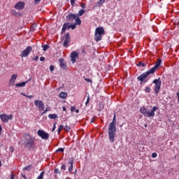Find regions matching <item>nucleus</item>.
<instances>
[{
  "label": "nucleus",
  "mask_w": 179,
  "mask_h": 179,
  "mask_svg": "<svg viewBox=\"0 0 179 179\" xmlns=\"http://www.w3.org/2000/svg\"><path fill=\"white\" fill-rule=\"evenodd\" d=\"M161 64L162 60L160 59H158L156 64L152 69L141 74L137 78V80L140 82V85H143V83H148V82H149V78H148V76H149L150 75H153V73H155V72H156V71L159 69Z\"/></svg>",
  "instance_id": "1"
},
{
  "label": "nucleus",
  "mask_w": 179,
  "mask_h": 179,
  "mask_svg": "<svg viewBox=\"0 0 179 179\" xmlns=\"http://www.w3.org/2000/svg\"><path fill=\"white\" fill-rule=\"evenodd\" d=\"M117 115L114 114L113 121L109 124L108 129V139L110 143H114L115 140V132H117Z\"/></svg>",
  "instance_id": "2"
},
{
  "label": "nucleus",
  "mask_w": 179,
  "mask_h": 179,
  "mask_svg": "<svg viewBox=\"0 0 179 179\" xmlns=\"http://www.w3.org/2000/svg\"><path fill=\"white\" fill-rule=\"evenodd\" d=\"M156 110H157V106H154L150 112H148V109L143 106L140 108V113H141L144 117L150 118V117H155V111H156Z\"/></svg>",
  "instance_id": "3"
},
{
  "label": "nucleus",
  "mask_w": 179,
  "mask_h": 179,
  "mask_svg": "<svg viewBox=\"0 0 179 179\" xmlns=\"http://www.w3.org/2000/svg\"><path fill=\"white\" fill-rule=\"evenodd\" d=\"M36 138L30 135H29V138H26L24 145L26 148L28 149H35L36 148Z\"/></svg>",
  "instance_id": "4"
},
{
  "label": "nucleus",
  "mask_w": 179,
  "mask_h": 179,
  "mask_svg": "<svg viewBox=\"0 0 179 179\" xmlns=\"http://www.w3.org/2000/svg\"><path fill=\"white\" fill-rule=\"evenodd\" d=\"M152 83L155 85L154 90L155 94H159V92H160V87H162V80H160V78L158 79H155L152 81Z\"/></svg>",
  "instance_id": "5"
},
{
  "label": "nucleus",
  "mask_w": 179,
  "mask_h": 179,
  "mask_svg": "<svg viewBox=\"0 0 179 179\" xmlns=\"http://www.w3.org/2000/svg\"><path fill=\"white\" fill-rule=\"evenodd\" d=\"M37 135L38 136L41 138V139H44L45 141H47V139L50 138V134L45 132V131L44 130H41V129L38 130Z\"/></svg>",
  "instance_id": "6"
},
{
  "label": "nucleus",
  "mask_w": 179,
  "mask_h": 179,
  "mask_svg": "<svg viewBox=\"0 0 179 179\" xmlns=\"http://www.w3.org/2000/svg\"><path fill=\"white\" fill-rule=\"evenodd\" d=\"M62 41H64L63 45L64 47H66V48H68L69 47V44L71 43V36H69V33H66L64 36Z\"/></svg>",
  "instance_id": "7"
},
{
  "label": "nucleus",
  "mask_w": 179,
  "mask_h": 179,
  "mask_svg": "<svg viewBox=\"0 0 179 179\" xmlns=\"http://www.w3.org/2000/svg\"><path fill=\"white\" fill-rule=\"evenodd\" d=\"M33 50V48L31 46H27L20 54L21 58H25L26 57H29V54Z\"/></svg>",
  "instance_id": "8"
},
{
  "label": "nucleus",
  "mask_w": 179,
  "mask_h": 179,
  "mask_svg": "<svg viewBox=\"0 0 179 179\" xmlns=\"http://www.w3.org/2000/svg\"><path fill=\"white\" fill-rule=\"evenodd\" d=\"M13 118V115H6L5 113L0 115V120L2 121V122H8L9 120H12Z\"/></svg>",
  "instance_id": "9"
},
{
  "label": "nucleus",
  "mask_w": 179,
  "mask_h": 179,
  "mask_svg": "<svg viewBox=\"0 0 179 179\" xmlns=\"http://www.w3.org/2000/svg\"><path fill=\"white\" fill-rule=\"evenodd\" d=\"M34 104L40 111H44V102L43 101L36 100L34 101Z\"/></svg>",
  "instance_id": "10"
},
{
  "label": "nucleus",
  "mask_w": 179,
  "mask_h": 179,
  "mask_svg": "<svg viewBox=\"0 0 179 179\" xmlns=\"http://www.w3.org/2000/svg\"><path fill=\"white\" fill-rule=\"evenodd\" d=\"M79 57V52L76 51H73L71 54V62L73 64H75L76 62V58Z\"/></svg>",
  "instance_id": "11"
},
{
  "label": "nucleus",
  "mask_w": 179,
  "mask_h": 179,
  "mask_svg": "<svg viewBox=\"0 0 179 179\" xmlns=\"http://www.w3.org/2000/svg\"><path fill=\"white\" fill-rule=\"evenodd\" d=\"M14 8L18 10H22V9H24V2L19 1L15 5Z\"/></svg>",
  "instance_id": "12"
},
{
  "label": "nucleus",
  "mask_w": 179,
  "mask_h": 179,
  "mask_svg": "<svg viewBox=\"0 0 179 179\" xmlns=\"http://www.w3.org/2000/svg\"><path fill=\"white\" fill-rule=\"evenodd\" d=\"M66 17L69 22H73L76 19V14L70 13Z\"/></svg>",
  "instance_id": "13"
},
{
  "label": "nucleus",
  "mask_w": 179,
  "mask_h": 179,
  "mask_svg": "<svg viewBox=\"0 0 179 179\" xmlns=\"http://www.w3.org/2000/svg\"><path fill=\"white\" fill-rule=\"evenodd\" d=\"M66 29L67 30H69V29H71V24H69V22H65L63 24V27L62 29V33H64V31H66Z\"/></svg>",
  "instance_id": "14"
},
{
  "label": "nucleus",
  "mask_w": 179,
  "mask_h": 179,
  "mask_svg": "<svg viewBox=\"0 0 179 179\" xmlns=\"http://www.w3.org/2000/svg\"><path fill=\"white\" fill-rule=\"evenodd\" d=\"M10 13L13 16H14L15 17H20L22 16V13H20V12H17L15 10H10Z\"/></svg>",
  "instance_id": "15"
},
{
  "label": "nucleus",
  "mask_w": 179,
  "mask_h": 179,
  "mask_svg": "<svg viewBox=\"0 0 179 179\" xmlns=\"http://www.w3.org/2000/svg\"><path fill=\"white\" fill-rule=\"evenodd\" d=\"M68 166L69 173H72V170H73V160L72 159H69L68 162Z\"/></svg>",
  "instance_id": "16"
},
{
  "label": "nucleus",
  "mask_w": 179,
  "mask_h": 179,
  "mask_svg": "<svg viewBox=\"0 0 179 179\" xmlns=\"http://www.w3.org/2000/svg\"><path fill=\"white\" fill-rule=\"evenodd\" d=\"M95 34H101L103 36V34H104V28H103L101 27L96 28L95 30Z\"/></svg>",
  "instance_id": "17"
},
{
  "label": "nucleus",
  "mask_w": 179,
  "mask_h": 179,
  "mask_svg": "<svg viewBox=\"0 0 179 179\" xmlns=\"http://www.w3.org/2000/svg\"><path fill=\"white\" fill-rule=\"evenodd\" d=\"M16 79H17V74L13 75L10 80V85H15V82H16Z\"/></svg>",
  "instance_id": "18"
},
{
  "label": "nucleus",
  "mask_w": 179,
  "mask_h": 179,
  "mask_svg": "<svg viewBox=\"0 0 179 179\" xmlns=\"http://www.w3.org/2000/svg\"><path fill=\"white\" fill-rule=\"evenodd\" d=\"M30 80V79L29 80H27L25 82H22L20 83H17L15 84L16 87H24V86H26V83H27Z\"/></svg>",
  "instance_id": "19"
},
{
  "label": "nucleus",
  "mask_w": 179,
  "mask_h": 179,
  "mask_svg": "<svg viewBox=\"0 0 179 179\" xmlns=\"http://www.w3.org/2000/svg\"><path fill=\"white\" fill-rule=\"evenodd\" d=\"M59 61L61 68H63V69H65L66 68V64L65 63V62H64V59H59Z\"/></svg>",
  "instance_id": "20"
},
{
  "label": "nucleus",
  "mask_w": 179,
  "mask_h": 179,
  "mask_svg": "<svg viewBox=\"0 0 179 179\" xmlns=\"http://www.w3.org/2000/svg\"><path fill=\"white\" fill-rule=\"evenodd\" d=\"M102 35L95 33L94 40L96 42L101 41Z\"/></svg>",
  "instance_id": "21"
},
{
  "label": "nucleus",
  "mask_w": 179,
  "mask_h": 179,
  "mask_svg": "<svg viewBox=\"0 0 179 179\" xmlns=\"http://www.w3.org/2000/svg\"><path fill=\"white\" fill-rule=\"evenodd\" d=\"M59 97H60V99H66V97H68V94L66 92H61Z\"/></svg>",
  "instance_id": "22"
},
{
  "label": "nucleus",
  "mask_w": 179,
  "mask_h": 179,
  "mask_svg": "<svg viewBox=\"0 0 179 179\" xmlns=\"http://www.w3.org/2000/svg\"><path fill=\"white\" fill-rule=\"evenodd\" d=\"M48 117L50 120H57V118H58V115H57V114H49Z\"/></svg>",
  "instance_id": "23"
},
{
  "label": "nucleus",
  "mask_w": 179,
  "mask_h": 179,
  "mask_svg": "<svg viewBox=\"0 0 179 179\" xmlns=\"http://www.w3.org/2000/svg\"><path fill=\"white\" fill-rule=\"evenodd\" d=\"M75 20H76V23L74 24H76V26H80V24H82V20H80V18H79V17H76Z\"/></svg>",
  "instance_id": "24"
},
{
  "label": "nucleus",
  "mask_w": 179,
  "mask_h": 179,
  "mask_svg": "<svg viewBox=\"0 0 179 179\" xmlns=\"http://www.w3.org/2000/svg\"><path fill=\"white\" fill-rule=\"evenodd\" d=\"M85 11L83 9L79 10L78 13L77 14L78 17H79L80 16H83V15H85Z\"/></svg>",
  "instance_id": "25"
},
{
  "label": "nucleus",
  "mask_w": 179,
  "mask_h": 179,
  "mask_svg": "<svg viewBox=\"0 0 179 179\" xmlns=\"http://www.w3.org/2000/svg\"><path fill=\"white\" fill-rule=\"evenodd\" d=\"M104 2H106V0H99L98 2H96V6H101Z\"/></svg>",
  "instance_id": "26"
},
{
  "label": "nucleus",
  "mask_w": 179,
  "mask_h": 179,
  "mask_svg": "<svg viewBox=\"0 0 179 179\" xmlns=\"http://www.w3.org/2000/svg\"><path fill=\"white\" fill-rule=\"evenodd\" d=\"M22 170L23 171H30V170H31V165L25 166Z\"/></svg>",
  "instance_id": "27"
},
{
  "label": "nucleus",
  "mask_w": 179,
  "mask_h": 179,
  "mask_svg": "<svg viewBox=\"0 0 179 179\" xmlns=\"http://www.w3.org/2000/svg\"><path fill=\"white\" fill-rule=\"evenodd\" d=\"M22 96H24V97H27V99H33V95H27L23 92H21Z\"/></svg>",
  "instance_id": "28"
},
{
  "label": "nucleus",
  "mask_w": 179,
  "mask_h": 179,
  "mask_svg": "<svg viewBox=\"0 0 179 179\" xmlns=\"http://www.w3.org/2000/svg\"><path fill=\"white\" fill-rule=\"evenodd\" d=\"M43 51H47L48 48H50V45H42Z\"/></svg>",
  "instance_id": "29"
},
{
  "label": "nucleus",
  "mask_w": 179,
  "mask_h": 179,
  "mask_svg": "<svg viewBox=\"0 0 179 179\" xmlns=\"http://www.w3.org/2000/svg\"><path fill=\"white\" fill-rule=\"evenodd\" d=\"M152 92V89L150 87H146L145 89V93H150Z\"/></svg>",
  "instance_id": "30"
},
{
  "label": "nucleus",
  "mask_w": 179,
  "mask_h": 179,
  "mask_svg": "<svg viewBox=\"0 0 179 179\" xmlns=\"http://www.w3.org/2000/svg\"><path fill=\"white\" fill-rule=\"evenodd\" d=\"M43 178H44V171H42L36 179H43Z\"/></svg>",
  "instance_id": "31"
},
{
  "label": "nucleus",
  "mask_w": 179,
  "mask_h": 179,
  "mask_svg": "<svg viewBox=\"0 0 179 179\" xmlns=\"http://www.w3.org/2000/svg\"><path fill=\"white\" fill-rule=\"evenodd\" d=\"M62 128H64V125L61 124L57 129V134H61V131H62Z\"/></svg>",
  "instance_id": "32"
},
{
  "label": "nucleus",
  "mask_w": 179,
  "mask_h": 179,
  "mask_svg": "<svg viewBox=\"0 0 179 179\" xmlns=\"http://www.w3.org/2000/svg\"><path fill=\"white\" fill-rule=\"evenodd\" d=\"M48 111H50V107H47L45 110L41 113V115H44V114L47 113Z\"/></svg>",
  "instance_id": "33"
},
{
  "label": "nucleus",
  "mask_w": 179,
  "mask_h": 179,
  "mask_svg": "<svg viewBox=\"0 0 179 179\" xmlns=\"http://www.w3.org/2000/svg\"><path fill=\"white\" fill-rule=\"evenodd\" d=\"M70 29H72V30H75L76 29V24H70Z\"/></svg>",
  "instance_id": "34"
},
{
  "label": "nucleus",
  "mask_w": 179,
  "mask_h": 179,
  "mask_svg": "<svg viewBox=\"0 0 179 179\" xmlns=\"http://www.w3.org/2000/svg\"><path fill=\"white\" fill-rule=\"evenodd\" d=\"M64 130L67 131H71V127L68 126V124H66V126H64Z\"/></svg>",
  "instance_id": "35"
},
{
  "label": "nucleus",
  "mask_w": 179,
  "mask_h": 179,
  "mask_svg": "<svg viewBox=\"0 0 179 179\" xmlns=\"http://www.w3.org/2000/svg\"><path fill=\"white\" fill-rule=\"evenodd\" d=\"M55 174H59V176H61V172L59 171V169H55Z\"/></svg>",
  "instance_id": "36"
},
{
  "label": "nucleus",
  "mask_w": 179,
  "mask_h": 179,
  "mask_svg": "<svg viewBox=\"0 0 179 179\" xmlns=\"http://www.w3.org/2000/svg\"><path fill=\"white\" fill-rule=\"evenodd\" d=\"M137 66H145V63H143L142 62H139L138 64H137Z\"/></svg>",
  "instance_id": "37"
},
{
  "label": "nucleus",
  "mask_w": 179,
  "mask_h": 179,
  "mask_svg": "<svg viewBox=\"0 0 179 179\" xmlns=\"http://www.w3.org/2000/svg\"><path fill=\"white\" fill-rule=\"evenodd\" d=\"M80 6L83 9H86V4L85 3H80Z\"/></svg>",
  "instance_id": "38"
},
{
  "label": "nucleus",
  "mask_w": 179,
  "mask_h": 179,
  "mask_svg": "<svg viewBox=\"0 0 179 179\" xmlns=\"http://www.w3.org/2000/svg\"><path fill=\"white\" fill-rule=\"evenodd\" d=\"M64 148H58L57 150H56V152H64Z\"/></svg>",
  "instance_id": "39"
},
{
  "label": "nucleus",
  "mask_w": 179,
  "mask_h": 179,
  "mask_svg": "<svg viewBox=\"0 0 179 179\" xmlns=\"http://www.w3.org/2000/svg\"><path fill=\"white\" fill-rule=\"evenodd\" d=\"M90 101V96H87V101L85 102V106H87Z\"/></svg>",
  "instance_id": "40"
},
{
  "label": "nucleus",
  "mask_w": 179,
  "mask_h": 179,
  "mask_svg": "<svg viewBox=\"0 0 179 179\" xmlns=\"http://www.w3.org/2000/svg\"><path fill=\"white\" fill-rule=\"evenodd\" d=\"M55 66H54V65H51L50 66V72H52V71H54V69H55Z\"/></svg>",
  "instance_id": "41"
},
{
  "label": "nucleus",
  "mask_w": 179,
  "mask_h": 179,
  "mask_svg": "<svg viewBox=\"0 0 179 179\" xmlns=\"http://www.w3.org/2000/svg\"><path fill=\"white\" fill-rule=\"evenodd\" d=\"M57 125V122L54 123L53 124V127L52 129V132H54V131H55V128H56V126Z\"/></svg>",
  "instance_id": "42"
},
{
  "label": "nucleus",
  "mask_w": 179,
  "mask_h": 179,
  "mask_svg": "<svg viewBox=\"0 0 179 179\" xmlns=\"http://www.w3.org/2000/svg\"><path fill=\"white\" fill-rule=\"evenodd\" d=\"M76 0H71V6H75V2Z\"/></svg>",
  "instance_id": "43"
},
{
  "label": "nucleus",
  "mask_w": 179,
  "mask_h": 179,
  "mask_svg": "<svg viewBox=\"0 0 179 179\" xmlns=\"http://www.w3.org/2000/svg\"><path fill=\"white\" fill-rule=\"evenodd\" d=\"M32 61H38V56H35L32 58Z\"/></svg>",
  "instance_id": "44"
},
{
  "label": "nucleus",
  "mask_w": 179,
  "mask_h": 179,
  "mask_svg": "<svg viewBox=\"0 0 179 179\" xmlns=\"http://www.w3.org/2000/svg\"><path fill=\"white\" fill-rule=\"evenodd\" d=\"M61 170H66V165H62Z\"/></svg>",
  "instance_id": "45"
},
{
  "label": "nucleus",
  "mask_w": 179,
  "mask_h": 179,
  "mask_svg": "<svg viewBox=\"0 0 179 179\" xmlns=\"http://www.w3.org/2000/svg\"><path fill=\"white\" fill-rule=\"evenodd\" d=\"M40 61H41V62H44V61H45V57H40Z\"/></svg>",
  "instance_id": "46"
},
{
  "label": "nucleus",
  "mask_w": 179,
  "mask_h": 179,
  "mask_svg": "<svg viewBox=\"0 0 179 179\" xmlns=\"http://www.w3.org/2000/svg\"><path fill=\"white\" fill-rule=\"evenodd\" d=\"M75 110H76V107H75V106H71V113H73Z\"/></svg>",
  "instance_id": "47"
},
{
  "label": "nucleus",
  "mask_w": 179,
  "mask_h": 179,
  "mask_svg": "<svg viewBox=\"0 0 179 179\" xmlns=\"http://www.w3.org/2000/svg\"><path fill=\"white\" fill-rule=\"evenodd\" d=\"M152 157H153L154 159H155V157H157V154L155 153V152H153V153L152 154Z\"/></svg>",
  "instance_id": "48"
},
{
  "label": "nucleus",
  "mask_w": 179,
  "mask_h": 179,
  "mask_svg": "<svg viewBox=\"0 0 179 179\" xmlns=\"http://www.w3.org/2000/svg\"><path fill=\"white\" fill-rule=\"evenodd\" d=\"M85 80L86 82L90 83H92V80H91L90 78H85Z\"/></svg>",
  "instance_id": "49"
},
{
  "label": "nucleus",
  "mask_w": 179,
  "mask_h": 179,
  "mask_svg": "<svg viewBox=\"0 0 179 179\" xmlns=\"http://www.w3.org/2000/svg\"><path fill=\"white\" fill-rule=\"evenodd\" d=\"M21 177H22V178H24V179H27V177H26V175H24V174H23V173L21 174Z\"/></svg>",
  "instance_id": "50"
},
{
  "label": "nucleus",
  "mask_w": 179,
  "mask_h": 179,
  "mask_svg": "<svg viewBox=\"0 0 179 179\" xmlns=\"http://www.w3.org/2000/svg\"><path fill=\"white\" fill-rule=\"evenodd\" d=\"M10 150L11 151L12 153H13V152H15V149L13 148V147H10Z\"/></svg>",
  "instance_id": "51"
},
{
  "label": "nucleus",
  "mask_w": 179,
  "mask_h": 179,
  "mask_svg": "<svg viewBox=\"0 0 179 179\" xmlns=\"http://www.w3.org/2000/svg\"><path fill=\"white\" fill-rule=\"evenodd\" d=\"M41 1V0H35V3L37 4V3H40V2Z\"/></svg>",
  "instance_id": "52"
},
{
  "label": "nucleus",
  "mask_w": 179,
  "mask_h": 179,
  "mask_svg": "<svg viewBox=\"0 0 179 179\" xmlns=\"http://www.w3.org/2000/svg\"><path fill=\"white\" fill-rule=\"evenodd\" d=\"M10 179H15V174H12V175H11Z\"/></svg>",
  "instance_id": "53"
},
{
  "label": "nucleus",
  "mask_w": 179,
  "mask_h": 179,
  "mask_svg": "<svg viewBox=\"0 0 179 179\" xmlns=\"http://www.w3.org/2000/svg\"><path fill=\"white\" fill-rule=\"evenodd\" d=\"M63 111H66V108L65 106H62Z\"/></svg>",
  "instance_id": "54"
},
{
  "label": "nucleus",
  "mask_w": 179,
  "mask_h": 179,
  "mask_svg": "<svg viewBox=\"0 0 179 179\" xmlns=\"http://www.w3.org/2000/svg\"><path fill=\"white\" fill-rule=\"evenodd\" d=\"M94 122V117H92V119H91V123H93Z\"/></svg>",
  "instance_id": "55"
},
{
  "label": "nucleus",
  "mask_w": 179,
  "mask_h": 179,
  "mask_svg": "<svg viewBox=\"0 0 179 179\" xmlns=\"http://www.w3.org/2000/svg\"><path fill=\"white\" fill-rule=\"evenodd\" d=\"M76 113H79V109L76 110Z\"/></svg>",
  "instance_id": "56"
},
{
  "label": "nucleus",
  "mask_w": 179,
  "mask_h": 179,
  "mask_svg": "<svg viewBox=\"0 0 179 179\" xmlns=\"http://www.w3.org/2000/svg\"><path fill=\"white\" fill-rule=\"evenodd\" d=\"M83 54H85V49L83 50V52H82Z\"/></svg>",
  "instance_id": "57"
},
{
  "label": "nucleus",
  "mask_w": 179,
  "mask_h": 179,
  "mask_svg": "<svg viewBox=\"0 0 179 179\" xmlns=\"http://www.w3.org/2000/svg\"><path fill=\"white\" fill-rule=\"evenodd\" d=\"M2 166V163L1 162V161H0V167Z\"/></svg>",
  "instance_id": "58"
},
{
  "label": "nucleus",
  "mask_w": 179,
  "mask_h": 179,
  "mask_svg": "<svg viewBox=\"0 0 179 179\" xmlns=\"http://www.w3.org/2000/svg\"><path fill=\"white\" fill-rule=\"evenodd\" d=\"M117 1H121V0H117Z\"/></svg>",
  "instance_id": "59"
}]
</instances>
